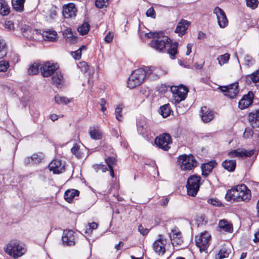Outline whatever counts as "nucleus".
<instances>
[{
	"label": "nucleus",
	"mask_w": 259,
	"mask_h": 259,
	"mask_svg": "<svg viewBox=\"0 0 259 259\" xmlns=\"http://www.w3.org/2000/svg\"><path fill=\"white\" fill-rule=\"evenodd\" d=\"M79 191L75 189L67 190L64 193V199L69 203L72 202L75 196H79Z\"/></svg>",
	"instance_id": "27"
},
{
	"label": "nucleus",
	"mask_w": 259,
	"mask_h": 259,
	"mask_svg": "<svg viewBox=\"0 0 259 259\" xmlns=\"http://www.w3.org/2000/svg\"><path fill=\"white\" fill-rule=\"evenodd\" d=\"M213 13L217 16L218 23L220 28H224L228 26V20L223 10L217 7L214 9Z\"/></svg>",
	"instance_id": "12"
},
{
	"label": "nucleus",
	"mask_w": 259,
	"mask_h": 259,
	"mask_svg": "<svg viewBox=\"0 0 259 259\" xmlns=\"http://www.w3.org/2000/svg\"><path fill=\"white\" fill-rule=\"evenodd\" d=\"M49 168L54 174H59L64 170V165L61 163L60 160L54 159L50 163Z\"/></svg>",
	"instance_id": "18"
},
{
	"label": "nucleus",
	"mask_w": 259,
	"mask_h": 259,
	"mask_svg": "<svg viewBox=\"0 0 259 259\" xmlns=\"http://www.w3.org/2000/svg\"><path fill=\"white\" fill-rule=\"evenodd\" d=\"M146 78V72L143 67L137 69L132 72L128 77L127 86L130 89H134L140 85Z\"/></svg>",
	"instance_id": "2"
},
{
	"label": "nucleus",
	"mask_w": 259,
	"mask_h": 259,
	"mask_svg": "<svg viewBox=\"0 0 259 259\" xmlns=\"http://www.w3.org/2000/svg\"><path fill=\"white\" fill-rule=\"evenodd\" d=\"M244 64L247 67H249L254 64V60L251 56L246 55L244 59Z\"/></svg>",
	"instance_id": "46"
},
{
	"label": "nucleus",
	"mask_w": 259,
	"mask_h": 259,
	"mask_svg": "<svg viewBox=\"0 0 259 259\" xmlns=\"http://www.w3.org/2000/svg\"><path fill=\"white\" fill-rule=\"evenodd\" d=\"M254 150H248L244 149L238 148L230 151L228 153V155L230 157H249L254 154Z\"/></svg>",
	"instance_id": "14"
},
{
	"label": "nucleus",
	"mask_w": 259,
	"mask_h": 259,
	"mask_svg": "<svg viewBox=\"0 0 259 259\" xmlns=\"http://www.w3.org/2000/svg\"><path fill=\"white\" fill-rule=\"evenodd\" d=\"M57 15V12L55 8H52L49 11V16L51 19H54Z\"/></svg>",
	"instance_id": "64"
},
{
	"label": "nucleus",
	"mask_w": 259,
	"mask_h": 259,
	"mask_svg": "<svg viewBox=\"0 0 259 259\" xmlns=\"http://www.w3.org/2000/svg\"><path fill=\"white\" fill-rule=\"evenodd\" d=\"M19 61V57L17 54L15 52H11L9 55V62H11L14 64H16Z\"/></svg>",
	"instance_id": "44"
},
{
	"label": "nucleus",
	"mask_w": 259,
	"mask_h": 259,
	"mask_svg": "<svg viewBox=\"0 0 259 259\" xmlns=\"http://www.w3.org/2000/svg\"><path fill=\"white\" fill-rule=\"evenodd\" d=\"M247 7L252 10L256 9L258 5V0H245Z\"/></svg>",
	"instance_id": "45"
},
{
	"label": "nucleus",
	"mask_w": 259,
	"mask_h": 259,
	"mask_svg": "<svg viewBox=\"0 0 259 259\" xmlns=\"http://www.w3.org/2000/svg\"><path fill=\"white\" fill-rule=\"evenodd\" d=\"M113 35L111 32H108L105 36L104 40L106 42L109 43L113 40Z\"/></svg>",
	"instance_id": "63"
},
{
	"label": "nucleus",
	"mask_w": 259,
	"mask_h": 259,
	"mask_svg": "<svg viewBox=\"0 0 259 259\" xmlns=\"http://www.w3.org/2000/svg\"><path fill=\"white\" fill-rule=\"evenodd\" d=\"M201 117L204 122H208L213 118L214 115L212 111L203 106L201 109Z\"/></svg>",
	"instance_id": "22"
},
{
	"label": "nucleus",
	"mask_w": 259,
	"mask_h": 259,
	"mask_svg": "<svg viewBox=\"0 0 259 259\" xmlns=\"http://www.w3.org/2000/svg\"><path fill=\"white\" fill-rule=\"evenodd\" d=\"M121 112H122V107L120 105H119L116 108L115 111L116 118L118 121L122 120V115L121 114Z\"/></svg>",
	"instance_id": "51"
},
{
	"label": "nucleus",
	"mask_w": 259,
	"mask_h": 259,
	"mask_svg": "<svg viewBox=\"0 0 259 259\" xmlns=\"http://www.w3.org/2000/svg\"><path fill=\"white\" fill-rule=\"evenodd\" d=\"M246 81L248 84L253 82L256 86L259 87V69L246 77Z\"/></svg>",
	"instance_id": "25"
},
{
	"label": "nucleus",
	"mask_w": 259,
	"mask_h": 259,
	"mask_svg": "<svg viewBox=\"0 0 259 259\" xmlns=\"http://www.w3.org/2000/svg\"><path fill=\"white\" fill-rule=\"evenodd\" d=\"M76 12L75 5L72 3H70L64 6L62 14L64 18H70L75 17Z\"/></svg>",
	"instance_id": "19"
},
{
	"label": "nucleus",
	"mask_w": 259,
	"mask_h": 259,
	"mask_svg": "<svg viewBox=\"0 0 259 259\" xmlns=\"http://www.w3.org/2000/svg\"><path fill=\"white\" fill-rule=\"evenodd\" d=\"M159 238L153 243V248L156 253L162 255L165 252V246L167 240L163 239L161 235H159Z\"/></svg>",
	"instance_id": "15"
},
{
	"label": "nucleus",
	"mask_w": 259,
	"mask_h": 259,
	"mask_svg": "<svg viewBox=\"0 0 259 259\" xmlns=\"http://www.w3.org/2000/svg\"><path fill=\"white\" fill-rule=\"evenodd\" d=\"M249 121L252 127H259V110L249 113Z\"/></svg>",
	"instance_id": "26"
},
{
	"label": "nucleus",
	"mask_w": 259,
	"mask_h": 259,
	"mask_svg": "<svg viewBox=\"0 0 259 259\" xmlns=\"http://www.w3.org/2000/svg\"><path fill=\"white\" fill-rule=\"evenodd\" d=\"M160 113L163 117L168 116L171 112L170 106L168 104H165L160 108Z\"/></svg>",
	"instance_id": "37"
},
{
	"label": "nucleus",
	"mask_w": 259,
	"mask_h": 259,
	"mask_svg": "<svg viewBox=\"0 0 259 259\" xmlns=\"http://www.w3.org/2000/svg\"><path fill=\"white\" fill-rule=\"evenodd\" d=\"M219 227L220 229L225 232L231 233L233 231V226L226 220H222L219 223Z\"/></svg>",
	"instance_id": "31"
},
{
	"label": "nucleus",
	"mask_w": 259,
	"mask_h": 259,
	"mask_svg": "<svg viewBox=\"0 0 259 259\" xmlns=\"http://www.w3.org/2000/svg\"><path fill=\"white\" fill-rule=\"evenodd\" d=\"M138 231L143 235H146L149 233V230L148 229H144L141 225L138 227Z\"/></svg>",
	"instance_id": "61"
},
{
	"label": "nucleus",
	"mask_w": 259,
	"mask_h": 259,
	"mask_svg": "<svg viewBox=\"0 0 259 259\" xmlns=\"http://www.w3.org/2000/svg\"><path fill=\"white\" fill-rule=\"evenodd\" d=\"M90 25L88 23H84L78 28L80 34L83 35L87 34L90 30Z\"/></svg>",
	"instance_id": "39"
},
{
	"label": "nucleus",
	"mask_w": 259,
	"mask_h": 259,
	"mask_svg": "<svg viewBox=\"0 0 259 259\" xmlns=\"http://www.w3.org/2000/svg\"><path fill=\"white\" fill-rule=\"evenodd\" d=\"M89 134L91 138L94 140H100L102 137V132L101 129L96 126H93L90 127Z\"/></svg>",
	"instance_id": "24"
},
{
	"label": "nucleus",
	"mask_w": 259,
	"mask_h": 259,
	"mask_svg": "<svg viewBox=\"0 0 259 259\" xmlns=\"http://www.w3.org/2000/svg\"><path fill=\"white\" fill-rule=\"evenodd\" d=\"M230 58V55L228 53H226L224 55L219 56L217 60L219 61V64L222 66V65L226 64L228 62Z\"/></svg>",
	"instance_id": "43"
},
{
	"label": "nucleus",
	"mask_w": 259,
	"mask_h": 259,
	"mask_svg": "<svg viewBox=\"0 0 259 259\" xmlns=\"http://www.w3.org/2000/svg\"><path fill=\"white\" fill-rule=\"evenodd\" d=\"M137 125L138 131L139 132V133L143 136L145 135L146 134L147 126L145 122L139 121L137 122Z\"/></svg>",
	"instance_id": "40"
},
{
	"label": "nucleus",
	"mask_w": 259,
	"mask_h": 259,
	"mask_svg": "<svg viewBox=\"0 0 259 259\" xmlns=\"http://www.w3.org/2000/svg\"><path fill=\"white\" fill-rule=\"evenodd\" d=\"M143 68L146 72V77L150 78L151 79H156V73L154 69V67L144 66Z\"/></svg>",
	"instance_id": "35"
},
{
	"label": "nucleus",
	"mask_w": 259,
	"mask_h": 259,
	"mask_svg": "<svg viewBox=\"0 0 259 259\" xmlns=\"http://www.w3.org/2000/svg\"><path fill=\"white\" fill-rule=\"evenodd\" d=\"M238 189L240 195V202L248 201L251 197L250 190L244 185H238Z\"/></svg>",
	"instance_id": "17"
},
{
	"label": "nucleus",
	"mask_w": 259,
	"mask_h": 259,
	"mask_svg": "<svg viewBox=\"0 0 259 259\" xmlns=\"http://www.w3.org/2000/svg\"><path fill=\"white\" fill-rule=\"evenodd\" d=\"M189 25V22L183 19L178 23L175 32L178 33L179 36H182L185 34Z\"/></svg>",
	"instance_id": "20"
},
{
	"label": "nucleus",
	"mask_w": 259,
	"mask_h": 259,
	"mask_svg": "<svg viewBox=\"0 0 259 259\" xmlns=\"http://www.w3.org/2000/svg\"><path fill=\"white\" fill-rule=\"evenodd\" d=\"M161 32H149L146 33L145 36L147 38H152L153 39H155L160 35V33H161Z\"/></svg>",
	"instance_id": "56"
},
{
	"label": "nucleus",
	"mask_w": 259,
	"mask_h": 259,
	"mask_svg": "<svg viewBox=\"0 0 259 259\" xmlns=\"http://www.w3.org/2000/svg\"><path fill=\"white\" fill-rule=\"evenodd\" d=\"M70 100L65 97H61L58 95L55 97V102L56 103L60 104H67L70 102Z\"/></svg>",
	"instance_id": "41"
},
{
	"label": "nucleus",
	"mask_w": 259,
	"mask_h": 259,
	"mask_svg": "<svg viewBox=\"0 0 259 259\" xmlns=\"http://www.w3.org/2000/svg\"><path fill=\"white\" fill-rule=\"evenodd\" d=\"M75 233L72 230H65L62 236L64 246H74L75 244Z\"/></svg>",
	"instance_id": "11"
},
{
	"label": "nucleus",
	"mask_w": 259,
	"mask_h": 259,
	"mask_svg": "<svg viewBox=\"0 0 259 259\" xmlns=\"http://www.w3.org/2000/svg\"><path fill=\"white\" fill-rule=\"evenodd\" d=\"M25 0H12L13 9L18 12H22L24 10Z\"/></svg>",
	"instance_id": "33"
},
{
	"label": "nucleus",
	"mask_w": 259,
	"mask_h": 259,
	"mask_svg": "<svg viewBox=\"0 0 259 259\" xmlns=\"http://www.w3.org/2000/svg\"><path fill=\"white\" fill-rule=\"evenodd\" d=\"M108 2L109 0H96L95 5L97 8L102 9L107 6Z\"/></svg>",
	"instance_id": "48"
},
{
	"label": "nucleus",
	"mask_w": 259,
	"mask_h": 259,
	"mask_svg": "<svg viewBox=\"0 0 259 259\" xmlns=\"http://www.w3.org/2000/svg\"><path fill=\"white\" fill-rule=\"evenodd\" d=\"M231 250L229 246L226 245H223L220 249L218 254L215 256V259H224L229 257Z\"/></svg>",
	"instance_id": "28"
},
{
	"label": "nucleus",
	"mask_w": 259,
	"mask_h": 259,
	"mask_svg": "<svg viewBox=\"0 0 259 259\" xmlns=\"http://www.w3.org/2000/svg\"><path fill=\"white\" fill-rule=\"evenodd\" d=\"M210 237V235L206 232L201 233L200 235L196 236V245L199 248L200 252L205 251L207 250Z\"/></svg>",
	"instance_id": "6"
},
{
	"label": "nucleus",
	"mask_w": 259,
	"mask_h": 259,
	"mask_svg": "<svg viewBox=\"0 0 259 259\" xmlns=\"http://www.w3.org/2000/svg\"><path fill=\"white\" fill-rule=\"evenodd\" d=\"M178 162L182 170H190L194 168L197 164L195 157L192 155L183 154L179 156Z\"/></svg>",
	"instance_id": "4"
},
{
	"label": "nucleus",
	"mask_w": 259,
	"mask_h": 259,
	"mask_svg": "<svg viewBox=\"0 0 259 259\" xmlns=\"http://www.w3.org/2000/svg\"><path fill=\"white\" fill-rule=\"evenodd\" d=\"M99 104L101 107L102 111L104 112L106 110V107H105V105L106 104V100H105V99H104V98L101 99Z\"/></svg>",
	"instance_id": "62"
},
{
	"label": "nucleus",
	"mask_w": 259,
	"mask_h": 259,
	"mask_svg": "<svg viewBox=\"0 0 259 259\" xmlns=\"http://www.w3.org/2000/svg\"><path fill=\"white\" fill-rule=\"evenodd\" d=\"M253 132L252 130L249 128H245L243 134V137L245 138H248L249 137L252 136Z\"/></svg>",
	"instance_id": "60"
},
{
	"label": "nucleus",
	"mask_w": 259,
	"mask_h": 259,
	"mask_svg": "<svg viewBox=\"0 0 259 259\" xmlns=\"http://www.w3.org/2000/svg\"><path fill=\"white\" fill-rule=\"evenodd\" d=\"M201 178L200 176L193 175L190 177L187 182L186 188L188 195L195 196L199 189Z\"/></svg>",
	"instance_id": "5"
},
{
	"label": "nucleus",
	"mask_w": 259,
	"mask_h": 259,
	"mask_svg": "<svg viewBox=\"0 0 259 259\" xmlns=\"http://www.w3.org/2000/svg\"><path fill=\"white\" fill-rule=\"evenodd\" d=\"M5 28L9 31L14 30V23L11 20H7L5 23Z\"/></svg>",
	"instance_id": "53"
},
{
	"label": "nucleus",
	"mask_w": 259,
	"mask_h": 259,
	"mask_svg": "<svg viewBox=\"0 0 259 259\" xmlns=\"http://www.w3.org/2000/svg\"><path fill=\"white\" fill-rule=\"evenodd\" d=\"M171 91L174 94L175 102L177 103L184 100L188 92V88L183 85L175 87L174 88H171Z\"/></svg>",
	"instance_id": "8"
},
{
	"label": "nucleus",
	"mask_w": 259,
	"mask_h": 259,
	"mask_svg": "<svg viewBox=\"0 0 259 259\" xmlns=\"http://www.w3.org/2000/svg\"><path fill=\"white\" fill-rule=\"evenodd\" d=\"M105 161L106 164H107L109 170L110 176L112 177H114V172L113 170V165L116 164V160L114 157H108L105 159Z\"/></svg>",
	"instance_id": "32"
},
{
	"label": "nucleus",
	"mask_w": 259,
	"mask_h": 259,
	"mask_svg": "<svg viewBox=\"0 0 259 259\" xmlns=\"http://www.w3.org/2000/svg\"><path fill=\"white\" fill-rule=\"evenodd\" d=\"M219 88L225 96L231 99L235 98L239 93L238 83L237 82L227 86H220Z\"/></svg>",
	"instance_id": "10"
},
{
	"label": "nucleus",
	"mask_w": 259,
	"mask_h": 259,
	"mask_svg": "<svg viewBox=\"0 0 259 259\" xmlns=\"http://www.w3.org/2000/svg\"><path fill=\"white\" fill-rule=\"evenodd\" d=\"M5 251L14 258H17L25 253L26 249L20 244L19 241L13 240L7 244Z\"/></svg>",
	"instance_id": "3"
},
{
	"label": "nucleus",
	"mask_w": 259,
	"mask_h": 259,
	"mask_svg": "<svg viewBox=\"0 0 259 259\" xmlns=\"http://www.w3.org/2000/svg\"><path fill=\"white\" fill-rule=\"evenodd\" d=\"M71 153L75 155L77 158H80L81 157V153L79 151V146L77 145V144H75V145L71 148Z\"/></svg>",
	"instance_id": "49"
},
{
	"label": "nucleus",
	"mask_w": 259,
	"mask_h": 259,
	"mask_svg": "<svg viewBox=\"0 0 259 259\" xmlns=\"http://www.w3.org/2000/svg\"><path fill=\"white\" fill-rule=\"evenodd\" d=\"M31 157L33 164H37L40 163L42 159V157L41 155H39L36 153L33 154Z\"/></svg>",
	"instance_id": "52"
},
{
	"label": "nucleus",
	"mask_w": 259,
	"mask_h": 259,
	"mask_svg": "<svg viewBox=\"0 0 259 259\" xmlns=\"http://www.w3.org/2000/svg\"><path fill=\"white\" fill-rule=\"evenodd\" d=\"M235 194L234 192V187L228 190L225 195V199L227 201H235Z\"/></svg>",
	"instance_id": "42"
},
{
	"label": "nucleus",
	"mask_w": 259,
	"mask_h": 259,
	"mask_svg": "<svg viewBox=\"0 0 259 259\" xmlns=\"http://www.w3.org/2000/svg\"><path fill=\"white\" fill-rule=\"evenodd\" d=\"M59 66L57 64L47 61L42 64L40 67V72L44 77H48L54 74L58 70Z\"/></svg>",
	"instance_id": "7"
},
{
	"label": "nucleus",
	"mask_w": 259,
	"mask_h": 259,
	"mask_svg": "<svg viewBox=\"0 0 259 259\" xmlns=\"http://www.w3.org/2000/svg\"><path fill=\"white\" fill-rule=\"evenodd\" d=\"M207 202L213 206H224L222 203L216 198H209L207 200Z\"/></svg>",
	"instance_id": "50"
},
{
	"label": "nucleus",
	"mask_w": 259,
	"mask_h": 259,
	"mask_svg": "<svg viewBox=\"0 0 259 259\" xmlns=\"http://www.w3.org/2000/svg\"><path fill=\"white\" fill-rule=\"evenodd\" d=\"M146 15L147 17H149L153 19L156 17V13L153 7H151L147 10Z\"/></svg>",
	"instance_id": "54"
},
{
	"label": "nucleus",
	"mask_w": 259,
	"mask_h": 259,
	"mask_svg": "<svg viewBox=\"0 0 259 259\" xmlns=\"http://www.w3.org/2000/svg\"><path fill=\"white\" fill-rule=\"evenodd\" d=\"M217 164L215 160H211L201 165L202 175L205 177H207Z\"/></svg>",
	"instance_id": "21"
},
{
	"label": "nucleus",
	"mask_w": 259,
	"mask_h": 259,
	"mask_svg": "<svg viewBox=\"0 0 259 259\" xmlns=\"http://www.w3.org/2000/svg\"><path fill=\"white\" fill-rule=\"evenodd\" d=\"M253 94L252 92H249L247 94L243 96L238 103V107L241 109H244L250 105L253 99Z\"/></svg>",
	"instance_id": "16"
},
{
	"label": "nucleus",
	"mask_w": 259,
	"mask_h": 259,
	"mask_svg": "<svg viewBox=\"0 0 259 259\" xmlns=\"http://www.w3.org/2000/svg\"><path fill=\"white\" fill-rule=\"evenodd\" d=\"M52 82L57 88H61L64 84L63 76L61 72H56L52 77Z\"/></svg>",
	"instance_id": "23"
},
{
	"label": "nucleus",
	"mask_w": 259,
	"mask_h": 259,
	"mask_svg": "<svg viewBox=\"0 0 259 259\" xmlns=\"http://www.w3.org/2000/svg\"><path fill=\"white\" fill-rule=\"evenodd\" d=\"M222 165L228 171L233 172L236 168V162L235 160H225L222 162Z\"/></svg>",
	"instance_id": "30"
},
{
	"label": "nucleus",
	"mask_w": 259,
	"mask_h": 259,
	"mask_svg": "<svg viewBox=\"0 0 259 259\" xmlns=\"http://www.w3.org/2000/svg\"><path fill=\"white\" fill-rule=\"evenodd\" d=\"M7 50L6 43L4 40L0 38V59L3 58L6 56Z\"/></svg>",
	"instance_id": "38"
},
{
	"label": "nucleus",
	"mask_w": 259,
	"mask_h": 259,
	"mask_svg": "<svg viewBox=\"0 0 259 259\" xmlns=\"http://www.w3.org/2000/svg\"><path fill=\"white\" fill-rule=\"evenodd\" d=\"M41 65V64L39 63H34L31 64L28 69V73L32 75L37 74L40 70Z\"/></svg>",
	"instance_id": "36"
},
{
	"label": "nucleus",
	"mask_w": 259,
	"mask_h": 259,
	"mask_svg": "<svg viewBox=\"0 0 259 259\" xmlns=\"http://www.w3.org/2000/svg\"><path fill=\"white\" fill-rule=\"evenodd\" d=\"M63 35L65 38L67 39H70L73 37V34L71 29L67 28L63 32Z\"/></svg>",
	"instance_id": "55"
},
{
	"label": "nucleus",
	"mask_w": 259,
	"mask_h": 259,
	"mask_svg": "<svg viewBox=\"0 0 259 259\" xmlns=\"http://www.w3.org/2000/svg\"><path fill=\"white\" fill-rule=\"evenodd\" d=\"M10 12V8L4 0H0V14L3 16L8 15Z\"/></svg>",
	"instance_id": "34"
},
{
	"label": "nucleus",
	"mask_w": 259,
	"mask_h": 259,
	"mask_svg": "<svg viewBox=\"0 0 259 259\" xmlns=\"http://www.w3.org/2000/svg\"><path fill=\"white\" fill-rule=\"evenodd\" d=\"M71 55L75 60H79L81 56V52L80 50H77L71 53Z\"/></svg>",
	"instance_id": "58"
},
{
	"label": "nucleus",
	"mask_w": 259,
	"mask_h": 259,
	"mask_svg": "<svg viewBox=\"0 0 259 259\" xmlns=\"http://www.w3.org/2000/svg\"><path fill=\"white\" fill-rule=\"evenodd\" d=\"M10 67V63L5 60L0 61V72H5Z\"/></svg>",
	"instance_id": "47"
},
{
	"label": "nucleus",
	"mask_w": 259,
	"mask_h": 259,
	"mask_svg": "<svg viewBox=\"0 0 259 259\" xmlns=\"http://www.w3.org/2000/svg\"><path fill=\"white\" fill-rule=\"evenodd\" d=\"M42 35L45 40L54 41L57 38V33L55 30H47L44 31Z\"/></svg>",
	"instance_id": "29"
},
{
	"label": "nucleus",
	"mask_w": 259,
	"mask_h": 259,
	"mask_svg": "<svg viewBox=\"0 0 259 259\" xmlns=\"http://www.w3.org/2000/svg\"><path fill=\"white\" fill-rule=\"evenodd\" d=\"M172 143V140L169 134L165 133L156 137L155 140V143L156 146L165 150L168 151L170 148L169 144Z\"/></svg>",
	"instance_id": "9"
},
{
	"label": "nucleus",
	"mask_w": 259,
	"mask_h": 259,
	"mask_svg": "<svg viewBox=\"0 0 259 259\" xmlns=\"http://www.w3.org/2000/svg\"><path fill=\"white\" fill-rule=\"evenodd\" d=\"M154 69L155 71V73H156V77H157V79L160 76L164 74V71L159 67H154Z\"/></svg>",
	"instance_id": "59"
},
{
	"label": "nucleus",
	"mask_w": 259,
	"mask_h": 259,
	"mask_svg": "<svg viewBox=\"0 0 259 259\" xmlns=\"http://www.w3.org/2000/svg\"><path fill=\"white\" fill-rule=\"evenodd\" d=\"M150 46L155 50L161 53H167L171 59L176 58L178 54V47L179 43L177 41L172 42L170 39L165 35L163 32L155 39H152Z\"/></svg>",
	"instance_id": "1"
},
{
	"label": "nucleus",
	"mask_w": 259,
	"mask_h": 259,
	"mask_svg": "<svg viewBox=\"0 0 259 259\" xmlns=\"http://www.w3.org/2000/svg\"><path fill=\"white\" fill-rule=\"evenodd\" d=\"M169 236L174 246L181 245L183 242L182 233L176 227L171 229Z\"/></svg>",
	"instance_id": "13"
},
{
	"label": "nucleus",
	"mask_w": 259,
	"mask_h": 259,
	"mask_svg": "<svg viewBox=\"0 0 259 259\" xmlns=\"http://www.w3.org/2000/svg\"><path fill=\"white\" fill-rule=\"evenodd\" d=\"M234 187V192L235 194V202H240V195L238 189V185L237 186L233 187Z\"/></svg>",
	"instance_id": "57"
}]
</instances>
